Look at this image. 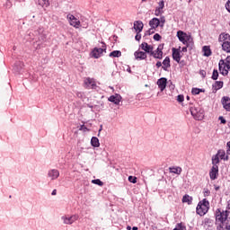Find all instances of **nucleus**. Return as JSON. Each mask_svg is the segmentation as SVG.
<instances>
[{
  "label": "nucleus",
  "mask_w": 230,
  "mask_h": 230,
  "mask_svg": "<svg viewBox=\"0 0 230 230\" xmlns=\"http://www.w3.org/2000/svg\"><path fill=\"white\" fill-rule=\"evenodd\" d=\"M227 209H229V211H220V209L216 211V224L217 226V230H230V200L227 202Z\"/></svg>",
  "instance_id": "1"
},
{
  "label": "nucleus",
  "mask_w": 230,
  "mask_h": 230,
  "mask_svg": "<svg viewBox=\"0 0 230 230\" xmlns=\"http://www.w3.org/2000/svg\"><path fill=\"white\" fill-rule=\"evenodd\" d=\"M208 211H209V201L204 199L203 200L199 202L196 208V213L197 215H199V217H204V215H206Z\"/></svg>",
  "instance_id": "2"
},
{
  "label": "nucleus",
  "mask_w": 230,
  "mask_h": 230,
  "mask_svg": "<svg viewBox=\"0 0 230 230\" xmlns=\"http://www.w3.org/2000/svg\"><path fill=\"white\" fill-rule=\"evenodd\" d=\"M177 37L180 42H182V44H184L185 46H190V44H193V38L191 37V35L182 31H177Z\"/></svg>",
  "instance_id": "3"
},
{
  "label": "nucleus",
  "mask_w": 230,
  "mask_h": 230,
  "mask_svg": "<svg viewBox=\"0 0 230 230\" xmlns=\"http://www.w3.org/2000/svg\"><path fill=\"white\" fill-rule=\"evenodd\" d=\"M219 71L221 75L226 76L229 71H230V56L226 58V61L224 59H221L219 61Z\"/></svg>",
  "instance_id": "4"
},
{
  "label": "nucleus",
  "mask_w": 230,
  "mask_h": 230,
  "mask_svg": "<svg viewBox=\"0 0 230 230\" xmlns=\"http://www.w3.org/2000/svg\"><path fill=\"white\" fill-rule=\"evenodd\" d=\"M80 217L77 214L75 215H65L61 217V220L63 222V224L66 225V226H71L72 224H75V222H76V220H78Z\"/></svg>",
  "instance_id": "5"
},
{
  "label": "nucleus",
  "mask_w": 230,
  "mask_h": 230,
  "mask_svg": "<svg viewBox=\"0 0 230 230\" xmlns=\"http://www.w3.org/2000/svg\"><path fill=\"white\" fill-rule=\"evenodd\" d=\"M190 114L199 121H200V119H204V111L199 107L190 108Z\"/></svg>",
  "instance_id": "6"
},
{
  "label": "nucleus",
  "mask_w": 230,
  "mask_h": 230,
  "mask_svg": "<svg viewBox=\"0 0 230 230\" xmlns=\"http://www.w3.org/2000/svg\"><path fill=\"white\" fill-rule=\"evenodd\" d=\"M66 19L68 20L70 26H73L76 29L80 28V20L76 19L75 15L67 14Z\"/></svg>",
  "instance_id": "7"
},
{
  "label": "nucleus",
  "mask_w": 230,
  "mask_h": 230,
  "mask_svg": "<svg viewBox=\"0 0 230 230\" xmlns=\"http://www.w3.org/2000/svg\"><path fill=\"white\" fill-rule=\"evenodd\" d=\"M48 177H49L51 181H55L60 177V172H58L57 169H52L49 171Z\"/></svg>",
  "instance_id": "8"
},
{
  "label": "nucleus",
  "mask_w": 230,
  "mask_h": 230,
  "mask_svg": "<svg viewBox=\"0 0 230 230\" xmlns=\"http://www.w3.org/2000/svg\"><path fill=\"white\" fill-rule=\"evenodd\" d=\"M217 175H218V165H213L209 172V177L211 181H215Z\"/></svg>",
  "instance_id": "9"
},
{
  "label": "nucleus",
  "mask_w": 230,
  "mask_h": 230,
  "mask_svg": "<svg viewBox=\"0 0 230 230\" xmlns=\"http://www.w3.org/2000/svg\"><path fill=\"white\" fill-rule=\"evenodd\" d=\"M103 51H105V49H102V48H95L93 51H92V57H93V58H100V57H102V55H103Z\"/></svg>",
  "instance_id": "10"
},
{
  "label": "nucleus",
  "mask_w": 230,
  "mask_h": 230,
  "mask_svg": "<svg viewBox=\"0 0 230 230\" xmlns=\"http://www.w3.org/2000/svg\"><path fill=\"white\" fill-rule=\"evenodd\" d=\"M84 85L86 89H94V87H96V83L93 79L86 78L84 80Z\"/></svg>",
  "instance_id": "11"
},
{
  "label": "nucleus",
  "mask_w": 230,
  "mask_h": 230,
  "mask_svg": "<svg viewBox=\"0 0 230 230\" xmlns=\"http://www.w3.org/2000/svg\"><path fill=\"white\" fill-rule=\"evenodd\" d=\"M167 79L164 77H162L160 79H158L157 81V85L159 87V89L163 92L164 91V89H166V84H167Z\"/></svg>",
  "instance_id": "12"
},
{
  "label": "nucleus",
  "mask_w": 230,
  "mask_h": 230,
  "mask_svg": "<svg viewBox=\"0 0 230 230\" xmlns=\"http://www.w3.org/2000/svg\"><path fill=\"white\" fill-rule=\"evenodd\" d=\"M151 55H153L155 58H163V47L159 46L155 51L153 50L151 52Z\"/></svg>",
  "instance_id": "13"
},
{
  "label": "nucleus",
  "mask_w": 230,
  "mask_h": 230,
  "mask_svg": "<svg viewBox=\"0 0 230 230\" xmlns=\"http://www.w3.org/2000/svg\"><path fill=\"white\" fill-rule=\"evenodd\" d=\"M108 100L109 102L115 103V105H119V102H121V95L116 93L115 95H111Z\"/></svg>",
  "instance_id": "14"
},
{
  "label": "nucleus",
  "mask_w": 230,
  "mask_h": 230,
  "mask_svg": "<svg viewBox=\"0 0 230 230\" xmlns=\"http://www.w3.org/2000/svg\"><path fill=\"white\" fill-rule=\"evenodd\" d=\"M222 105L225 110L230 112V98L229 97H223L222 98Z\"/></svg>",
  "instance_id": "15"
},
{
  "label": "nucleus",
  "mask_w": 230,
  "mask_h": 230,
  "mask_svg": "<svg viewBox=\"0 0 230 230\" xmlns=\"http://www.w3.org/2000/svg\"><path fill=\"white\" fill-rule=\"evenodd\" d=\"M163 8H164V1H160L158 3V7L155 11V14L159 17L163 13Z\"/></svg>",
  "instance_id": "16"
},
{
  "label": "nucleus",
  "mask_w": 230,
  "mask_h": 230,
  "mask_svg": "<svg viewBox=\"0 0 230 230\" xmlns=\"http://www.w3.org/2000/svg\"><path fill=\"white\" fill-rule=\"evenodd\" d=\"M159 24H161V21L158 18H153L149 22V26L153 29L155 30V28L159 27Z\"/></svg>",
  "instance_id": "17"
},
{
  "label": "nucleus",
  "mask_w": 230,
  "mask_h": 230,
  "mask_svg": "<svg viewBox=\"0 0 230 230\" xmlns=\"http://www.w3.org/2000/svg\"><path fill=\"white\" fill-rule=\"evenodd\" d=\"M141 49L144 51H146V53H151L152 54V51H154V47L148 45V43H146V42H144V43L141 44Z\"/></svg>",
  "instance_id": "18"
},
{
  "label": "nucleus",
  "mask_w": 230,
  "mask_h": 230,
  "mask_svg": "<svg viewBox=\"0 0 230 230\" xmlns=\"http://www.w3.org/2000/svg\"><path fill=\"white\" fill-rule=\"evenodd\" d=\"M143 22L141 21H137L134 22V30L137 31V33H141L143 31Z\"/></svg>",
  "instance_id": "19"
},
{
  "label": "nucleus",
  "mask_w": 230,
  "mask_h": 230,
  "mask_svg": "<svg viewBox=\"0 0 230 230\" xmlns=\"http://www.w3.org/2000/svg\"><path fill=\"white\" fill-rule=\"evenodd\" d=\"M172 58L175 62H181V51L176 49H172Z\"/></svg>",
  "instance_id": "20"
},
{
  "label": "nucleus",
  "mask_w": 230,
  "mask_h": 230,
  "mask_svg": "<svg viewBox=\"0 0 230 230\" xmlns=\"http://www.w3.org/2000/svg\"><path fill=\"white\" fill-rule=\"evenodd\" d=\"M135 58L137 60H145V58H146V53L143 51H136Z\"/></svg>",
  "instance_id": "21"
},
{
  "label": "nucleus",
  "mask_w": 230,
  "mask_h": 230,
  "mask_svg": "<svg viewBox=\"0 0 230 230\" xmlns=\"http://www.w3.org/2000/svg\"><path fill=\"white\" fill-rule=\"evenodd\" d=\"M218 40H219V42H229V40H230V36H229V34H227V33H221L220 35H219V39H218Z\"/></svg>",
  "instance_id": "22"
},
{
  "label": "nucleus",
  "mask_w": 230,
  "mask_h": 230,
  "mask_svg": "<svg viewBox=\"0 0 230 230\" xmlns=\"http://www.w3.org/2000/svg\"><path fill=\"white\" fill-rule=\"evenodd\" d=\"M222 87H224V82H222V81H217L213 84V90L215 91V93H217L218 90L222 89Z\"/></svg>",
  "instance_id": "23"
},
{
  "label": "nucleus",
  "mask_w": 230,
  "mask_h": 230,
  "mask_svg": "<svg viewBox=\"0 0 230 230\" xmlns=\"http://www.w3.org/2000/svg\"><path fill=\"white\" fill-rule=\"evenodd\" d=\"M168 67H170V58L166 57L163 61V69L168 71Z\"/></svg>",
  "instance_id": "24"
},
{
  "label": "nucleus",
  "mask_w": 230,
  "mask_h": 230,
  "mask_svg": "<svg viewBox=\"0 0 230 230\" xmlns=\"http://www.w3.org/2000/svg\"><path fill=\"white\" fill-rule=\"evenodd\" d=\"M217 155L219 156V159H223L224 161H227V159H229V157L226 155V151L224 150H219Z\"/></svg>",
  "instance_id": "25"
},
{
  "label": "nucleus",
  "mask_w": 230,
  "mask_h": 230,
  "mask_svg": "<svg viewBox=\"0 0 230 230\" xmlns=\"http://www.w3.org/2000/svg\"><path fill=\"white\" fill-rule=\"evenodd\" d=\"M38 4L42 8H48L49 6V0H38Z\"/></svg>",
  "instance_id": "26"
},
{
  "label": "nucleus",
  "mask_w": 230,
  "mask_h": 230,
  "mask_svg": "<svg viewBox=\"0 0 230 230\" xmlns=\"http://www.w3.org/2000/svg\"><path fill=\"white\" fill-rule=\"evenodd\" d=\"M202 51L204 57H211V49L208 46H204Z\"/></svg>",
  "instance_id": "27"
},
{
  "label": "nucleus",
  "mask_w": 230,
  "mask_h": 230,
  "mask_svg": "<svg viewBox=\"0 0 230 230\" xmlns=\"http://www.w3.org/2000/svg\"><path fill=\"white\" fill-rule=\"evenodd\" d=\"M182 172V168L181 167H172L170 168V172L171 173H176V175H181Z\"/></svg>",
  "instance_id": "28"
},
{
  "label": "nucleus",
  "mask_w": 230,
  "mask_h": 230,
  "mask_svg": "<svg viewBox=\"0 0 230 230\" xmlns=\"http://www.w3.org/2000/svg\"><path fill=\"white\" fill-rule=\"evenodd\" d=\"M222 49H224V51H226V53H230V41L223 42Z\"/></svg>",
  "instance_id": "29"
},
{
  "label": "nucleus",
  "mask_w": 230,
  "mask_h": 230,
  "mask_svg": "<svg viewBox=\"0 0 230 230\" xmlns=\"http://www.w3.org/2000/svg\"><path fill=\"white\" fill-rule=\"evenodd\" d=\"M91 143L93 146H95V148H98V146H100V140L96 137H92Z\"/></svg>",
  "instance_id": "30"
},
{
  "label": "nucleus",
  "mask_w": 230,
  "mask_h": 230,
  "mask_svg": "<svg viewBox=\"0 0 230 230\" xmlns=\"http://www.w3.org/2000/svg\"><path fill=\"white\" fill-rule=\"evenodd\" d=\"M191 200H193V198H191L190 195H185L182 198V202L187 204H191Z\"/></svg>",
  "instance_id": "31"
},
{
  "label": "nucleus",
  "mask_w": 230,
  "mask_h": 230,
  "mask_svg": "<svg viewBox=\"0 0 230 230\" xmlns=\"http://www.w3.org/2000/svg\"><path fill=\"white\" fill-rule=\"evenodd\" d=\"M220 163V158L218 155H215L212 157V164H213V166H217L218 164Z\"/></svg>",
  "instance_id": "32"
},
{
  "label": "nucleus",
  "mask_w": 230,
  "mask_h": 230,
  "mask_svg": "<svg viewBox=\"0 0 230 230\" xmlns=\"http://www.w3.org/2000/svg\"><path fill=\"white\" fill-rule=\"evenodd\" d=\"M121 55V51L119 50H114L110 54V57H114V58H119V56Z\"/></svg>",
  "instance_id": "33"
},
{
  "label": "nucleus",
  "mask_w": 230,
  "mask_h": 230,
  "mask_svg": "<svg viewBox=\"0 0 230 230\" xmlns=\"http://www.w3.org/2000/svg\"><path fill=\"white\" fill-rule=\"evenodd\" d=\"M22 67V63H18L14 66V68L13 70L16 72V73H19V71H21V68Z\"/></svg>",
  "instance_id": "34"
},
{
  "label": "nucleus",
  "mask_w": 230,
  "mask_h": 230,
  "mask_svg": "<svg viewBox=\"0 0 230 230\" xmlns=\"http://www.w3.org/2000/svg\"><path fill=\"white\" fill-rule=\"evenodd\" d=\"M93 184H97V186H103V181H101L100 179L93 180Z\"/></svg>",
  "instance_id": "35"
},
{
  "label": "nucleus",
  "mask_w": 230,
  "mask_h": 230,
  "mask_svg": "<svg viewBox=\"0 0 230 230\" xmlns=\"http://www.w3.org/2000/svg\"><path fill=\"white\" fill-rule=\"evenodd\" d=\"M129 182H132V184H136L137 182V178L134 176H128Z\"/></svg>",
  "instance_id": "36"
},
{
  "label": "nucleus",
  "mask_w": 230,
  "mask_h": 230,
  "mask_svg": "<svg viewBox=\"0 0 230 230\" xmlns=\"http://www.w3.org/2000/svg\"><path fill=\"white\" fill-rule=\"evenodd\" d=\"M200 92L201 90L199 88H192V91H191L192 94L194 95L200 94Z\"/></svg>",
  "instance_id": "37"
},
{
  "label": "nucleus",
  "mask_w": 230,
  "mask_h": 230,
  "mask_svg": "<svg viewBox=\"0 0 230 230\" xmlns=\"http://www.w3.org/2000/svg\"><path fill=\"white\" fill-rule=\"evenodd\" d=\"M212 79L213 80H217L218 79V71H217V70L213 71Z\"/></svg>",
  "instance_id": "38"
},
{
  "label": "nucleus",
  "mask_w": 230,
  "mask_h": 230,
  "mask_svg": "<svg viewBox=\"0 0 230 230\" xmlns=\"http://www.w3.org/2000/svg\"><path fill=\"white\" fill-rule=\"evenodd\" d=\"M210 194H211V191H209V190L204 189L203 190L204 197H209Z\"/></svg>",
  "instance_id": "39"
},
{
  "label": "nucleus",
  "mask_w": 230,
  "mask_h": 230,
  "mask_svg": "<svg viewBox=\"0 0 230 230\" xmlns=\"http://www.w3.org/2000/svg\"><path fill=\"white\" fill-rule=\"evenodd\" d=\"M76 96H77V98H81V100H84V93H82V92H77L76 93Z\"/></svg>",
  "instance_id": "40"
},
{
  "label": "nucleus",
  "mask_w": 230,
  "mask_h": 230,
  "mask_svg": "<svg viewBox=\"0 0 230 230\" xmlns=\"http://www.w3.org/2000/svg\"><path fill=\"white\" fill-rule=\"evenodd\" d=\"M177 102H179L180 103H182V102H184V95H178Z\"/></svg>",
  "instance_id": "41"
},
{
  "label": "nucleus",
  "mask_w": 230,
  "mask_h": 230,
  "mask_svg": "<svg viewBox=\"0 0 230 230\" xmlns=\"http://www.w3.org/2000/svg\"><path fill=\"white\" fill-rule=\"evenodd\" d=\"M154 40H161V35H159V34H157V33L155 34V35H154Z\"/></svg>",
  "instance_id": "42"
},
{
  "label": "nucleus",
  "mask_w": 230,
  "mask_h": 230,
  "mask_svg": "<svg viewBox=\"0 0 230 230\" xmlns=\"http://www.w3.org/2000/svg\"><path fill=\"white\" fill-rule=\"evenodd\" d=\"M219 121H221V123H222L223 125H226V119H224V117H222V116L219 117Z\"/></svg>",
  "instance_id": "43"
},
{
  "label": "nucleus",
  "mask_w": 230,
  "mask_h": 230,
  "mask_svg": "<svg viewBox=\"0 0 230 230\" xmlns=\"http://www.w3.org/2000/svg\"><path fill=\"white\" fill-rule=\"evenodd\" d=\"M226 8L227 12H229V13H230V1L226 2Z\"/></svg>",
  "instance_id": "44"
},
{
  "label": "nucleus",
  "mask_w": 230,
  "mask_h": 230,
  "mask_svg": "<svg viewBox=\"0 0 230 230\" xmlns=\"http://www.w3.org/2000/svg\"><path fill=\"white\" fill-rule=\"evenodd\" d=\"M88 107H89L91 110H93V109L98 110V106H97V105H91V104H88ZM93 111H94V110H93Z\"/></svg>",
  "instance_id": "45"
},
{
  "label": "nucleus",
  "mask_w": 230,
  "mask_h": 230,
  "mask_svg": "<svg viewBox=\"0 0 230 230\" xmlns=\"http://www.w3.org/2000/svg\"><path fill=\"white\" fill-rule=\"evenodd\" d=\"M226 154H227V155H230V141L227 143Z\"/></svg>",
  "instance_id": "46"
},
{
  "label": "nucleus",
  "mask_w": 230,
  "mask_h": 230,
  "mask_svg": "<svg viewBox=\"0 0 230 230\" xmlns=\"http://www.w3.org/2000/svg\"><path fill=\"white\" fill-rule=\"evenodd\" d=\"M135 39H136V40H141V35L137 34Z\"/></svg>",
  "instance_id": "47"
},
{
  "label": "nucleus",
  "mask_w": 230,
  "mask_h": 230,
  "mask_svg": "<svg viewBox=\"0 0 230 230\" xmlns=\"http://www.w3.org/2000/svg\"><path fill=\"white\" fill-rule=\"evenodd\" d=\"M164 22H165L164 18H162L161 21H160L161 26H164Z\"/></svg>",
  "instance_id": "48"
},
{
  "label": "nucleus",
  "mask_w": 230,
  "mask_h": 230,
  "mask_svg": "<svg viewBox=\"0 0 230 230\" xmlns=\"http://www.w3.org/2000/svg\"><path fill=\"white\" fill-rule=\"evenodd\" d=\"M161 66H163V63H161V61H158L156 63V67H161Z\"/></svg>",
  "instance_id": "49"
},
{
  "label": "nucleus",
  "mask_w": 230,
  "mask_h": 230,
  "mask_svg": "<svg viewBox=\"0 0 230 230\" xmlns=\"http://www.w3.org/2000/svg\"><path fill=\"white\" fill-rule=\"evenodd\" d=\"M181 51H182L183 53H186V51H188V48L183 47V48L181 49Z\"/></svg>",
  "instance_id": "50"
},
{
  "label": "nucleus",
  "mask_w": 230,
  "mask_h": 230,
  "mask_svg": "<svg viewBox=\"0 0 230 230\" xmlns=\"http://www.w3.org/2000/svg\"><path fill=\"white\" fill-rule=\"evenodd\" d=\"M51 195H57V190H54L51 193Z\"/></svg>",
  "instance_id": "51"
},
{
  "label": "nucleus",
  "mask_w": 230,
  "mask_h": 230,
  "mask_svg": "<svg viewBox=\"0 0 230 230\" xmlns=\"http://www.w3.org/2000/svg\"><path fill=\"white\" fill-rule=\"evenodd\" d=\"M132 229L133 230H137V226H133Z\"/></svg>",
  "instance_id": "52"
},
{
  "label": "nucleus",
  "mask_w": 230,
  "mask_h": 230,
  "mask_svg": "<svg viewBox=\"0 0 230 230\" xmlns=\"http://www.w3.org/2000/svg\"><path fill=\"white\" fill-rule=\"evenodd\" d=\"M127 229H128V230H130V229H132V227H130V226H128V227H127Z\"/></svg>",
  "instance_id": "53"
},
{
  "label": "nucleus",
  "mask_w": 230,
  "mask_h": 230,
  "mask_svg": "<svg viewBox=\"0 0 230 230\" xmlns=\"http://www.w3.org/2000/svg\"><path fill=\"white\" fill-rule=\"evenodd\" d=\"M187 100H190V96H187Z\"/></svg>",
  "instance_id": "54"
},
{
  "label": "nucleus",
  "mask_w": 230,
  "mask_h": 230,
  "mask_svg": "<svg viewBox=\"0 0 230 230\" xmlns=\"http://www.w3.org/2000/svg\"><path fill=\"white\" fill-rule=\"evenodd\" d=\"M84 28H87V25H84Z\"/></svg>",
  "instance_id": "55"
},
{
  "label": "nucleus",
  "mask_w": 230,
  "mask_h": 230,
  "mask_svg": "<svg viewBox=\"0 0 230 230\" xmlns=\"http://www.w3.org/2000/svg\"><path fill=\"white\" fill-rule=\"evenodd\" d=\"M128 73H130L131 71H130V69H128Z\"/></svg>",
  "instance_id": "56"
},
{
  "label": "nucleus",
  "mask_w": 230,
  "mask_h": 230,
  "mask_svg": "<svg viewBox=\"0 0 230 230\" xmlns=\"http://www.w3.org/2000/svg\"><path fill=\"white\" fill-rule=\"evenodd\" d=\"M142 1H146V0H142Z\"/></svg>",
  "instance_id": "57"
}]
</instances>
